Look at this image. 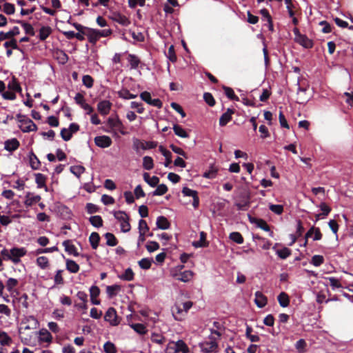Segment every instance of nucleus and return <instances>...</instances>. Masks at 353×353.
Segmentation results:
<instances>
[{"label": "nucleus", "instance_id": "dca6fc26", "mask_svg": "<svg viewBox=\"0 0 353 353\" xmlns=\"http://www.w3.org/2000/svg\"><path fill=\"white\" fill-rule=\"evenodd\" d=\"M234 112V109L228 108L227 111L219 119V125L221 127L225 126L232 120V115Z\"/></svg>", "mask_w": 353, "mask_h": 353}, {"label": "nucleus", "instance_id": "680f3d73", "mask_svg": "<svg viewBox=\"0 0 353 353\" xmlns=\"http://www.w3.org/2000/svg\"><path fill=\"white\" fill-rule=\"evenodd\" d=\"M135 332L140 334H144L147 332L145 326L142 323H134L131 325Z\"/></svg>", "mask_w": 353, "mask_h": 353}, {"label": "nucleus", "instance_id": "58836bf2", "mask_svg": "<svg viewBox=\"0 0 353 353\" xmlns=\"http://www.w3.org/2000/svg\"><path fill=\"white\" fill-rule=\"evenodd\" d=\"M127 59L130 64L131 68L132 69L137 68L141 63L139 58L135 54H129Z\"/></svg>", "mask_w": 353, "mask_h": 353}, {"label": "nucleus", "instance_id": "aec40b11", "mask_svg": "<svg viewBox=\"0 0 353 353\" xmlns=\"http://www.w3.org/2000/svg\"><path fill=\"white\" fill-rule=\"evenodd\" d=\"M90 301L93 305H99L101 301L97 298L100 294V289L96 285H92L90 288Z\"/></svg>", "mask_w": 353, "mask_h": 353}, {"label": "nucleus", "instance_id": "473e14b6", "mask_svg": "<svg viewBox=\"0 0 353 353\" xmlns=\"http://www.w3.org/2000/svg\"><path fill=\"white\" fill-rule=\"evenodd\" d=\"M35 175V181L39 188H45L47 191V186L46 185V176L41 173H37Z\"/></svg>", "mask_w": 353, "mask_h": 353}, {"label": "nucleus", "instance_id": "774afa93", "mask_svg": "<svg viewBox=\"0 0 353 353\" xmlns=\"http://www.w3.org/2000/svg\"><path fill=\"white\" fill-rule=\"evenodd\" d=\"M269 209L278 215L281 214L283 212V206L282 205L270 204Z\"/></svg>", "mask_w": 353, "mask_h": 353}, {"label": "nucleus", "instance_id": "f3484780", "mask_svg": "<svg viewBox=\"0 0 353 353\" xmlns=\"http://www.w3.org/2000/svg\"><path fill=\"white\" fill-rule=\"evenodd\" d=\"M254 303L259 308L264 307L268 303V298L260 291H256L254 294Z\"/></svg>", "mask_w": 353, "mask_h": 353}, {"label": "nucleus", "instance_id": "2eb2a0df", "mask_svg": "<svg viewBox=\"0 0 353 353\" xmlns=\"http://www.w3.org/2000/svg\"><path fill=\"white\" fill-rule=\"evenodd\" d=\"M112 107V103L108 100H103L97 105V110L102 115H107L109 114Z\"/></svg>", "mask_w": 353, "mask_h": 353}, {"label": "nucleus", "instance_id": "4468645a", "mask_svg": "<svg viewBox=\"0 0 353 353\" xmlns=\"http://www.w3.org/2000/svg\"><path fill=\"white\" fill-rule=\"evenodd\" d=\"M108 123L110 127L117 129L121 134L125 135L127 134V132L124 130L125 127L119 119L117 118L114 119L112 118H109L108 120Z\"/></svg>", "mask_w": 353, "mask_h": 353}, {"label": "nucleus", "instance_id": "f704fd0d", "mask_svg": "<svg viewBox=\"0 0 353 353\" xmlns=\"http://www.w3.org/2000/svg\"><path fill=\"white\" fill-rule=\"evenodd\" d=\"M66 269L71 273H77L79 270V265L72 259L66 260Z\"/></svg>", "mask_w": 353, "mask_h": 353}, {"label": "nucleus", "instance_id": "9b49d317", "mask_svg": "<svg viewBox=\"0 0 353 353\" xmlns=\"http://www.w3.org/2000/svg\"><path fill=\"white\" fill-rule=\"evenodd\" d=\"M94 143L98 147L105 148L112 145V141L110 137L102 135L96 137L94 138Z\"/></svg>", "mask_w": 353, "mask_h": 353}, {"label": "nucleus", "instance_id": "69168bd1", "mask_svg": "<svg viewBox=\"0 0 353 353\" xmlns=\"http://www.w3.org/2000/svg\"><path fill=\"white\" fill-rule=\"evenodd\" d=\"M104 352L105 353H116L117 349L114 343L110 341L106 342L103 345Z\"/></svg>", "mask_w": 353, "mask_h": 353}, {"label": "nucleus", "instance_id": "bb28decb", "mask_svg": "<svg viewBox=\"0 0 353 353\" xmlns=\"http://www.w3.org/2000/svg\"><path fill=\"white\" fill-rule=\"evenodd\" d=\"M8 88L10 90L21 93L22 88L15 77H12V80L8 83Z\"/></svg>", "mask_w": 353, "mask_h": 353}, {"label": "nucleus", "instance_id": "b1692460", "mask_svg": "<svg viewBox=\"0 0 353 353\" xmlns=\"http://www.w3.org/2000/svg\"><path fill=\"white\" fill-rule=\"evenodd\" d=\"M20 34V30L19 27L14 26L11 30L4 32H0V35L3 38V40L12 39L14 37L17 36Z\"/></svg>", "mask_w": 353, "mask_h": 353}, {"label": "nucleus", "instance_id": "ea45409f", "mask_svg": "<svg viewBox=\"0 0 353 353\" xmlns=\"http://www.w3.org/2000/svg\"><path fill=\"white\" fill-rule=\"evenodd\" d=\"M30 166L33 170H38L41 165V162L39 160L37 155L33 152H30Z\"/></svg>", "mask_w": 353, "mask_h": 353}, {"label": "nucleus", "instance_id": "603ef678", "mask_svg": "<svg viewBox=\"0 0 353 353\" xmlns=\"http://www.w3.org/2000/svg\"><path fill=\"white\" fill-rule=\"evenodd\" d=\"M121 279L128 281H131L134 279V274L130 268L125 270L124 274L119 276Z\"/></svg>", "mask_w": 353, "mask_h": 353}, {"label": "nucleus", "instance_id": "6ab92c4d", "mask_svg": "<svg viewBox=\"0 0 353 353\" xmlns=\"http://www.w3.org/2000/svg\"><path fill=\"white\" fill-rule=\"evenodd\" d=\"M92 44H95L100 39L98 34V30L89 28L85 32V34Z\"/></svg>", "mask_w": 353, "mask_h": 353}, {"label": "nucleus", "instance_id": "72a5a7b5", "mask_svg": "<svg viewBox=\"0 0 353 353\" xmlns=\"http://www.w3.org/2000/svg\"><path fill=\"white\" fill-rule=\"evenodd\" d=\"M206 233L204 232H200V239L198 241L193 243V245L195 248H205L208 245V243L206 241Z\"/></svg>", "mask_w": 353, "mask_h": 353}, {"label": "nucleus", "instance_id": "f03ea898", "mask_svg": "<svg viewBox=\"0 0 353 353\" xmlns=\"http://www.w3.org/2000/svg\"><path fill=\"white\" fill-rule=\"evenodd\" d=\"M165 351L166 353H190L189 347L183 340L169 342Z\"/></svg>", "mask_w": 353, "mask_h": 353}, {"label": "nucleus", "instance_id": "a878e982", "mask_svg": "<svg viewBox=\"0 0 353 353\" xmlns=\"http://www.w3.org/2000/svg\"><path fill=\"white\" fill-rule=\"evenodd\" d=\"M157 227L161 230H167L170 227V223L168 219L163 216H160L157 219Z\"/></svg>", "mask_w": 353, "mask_h": 353}, {"label": "nucleus", "instance_id": "a19ab883", "mask_svg": "<svg viewBox=\"0 0 353 353\" xmlns=\"http://www.w3.org/2000/svg\"><path fill=\"white\" fill-rule=\"evenodd\" d=\"M118 96L123 99H135L137 95L130 93L127 88H122L118 92Z\"/></svg>", "mask_w": 353, "mask_h": 353}, {"label": "nucleus", "instance_id": "3c124183", "mask_svg": "<svg viewBox=\"0 0 353 353\" xmlns=\"http://www.w3.org/2000/svg\"><path fill=\"white\" fill-rule=\"evenodd\" d=\"M157 189L152 192V196H162L165 194L168 190V188L165 184H160L157 185Z\"/></svg>", "mask_w": 353, "mask_h": 353}, {"label": "nucleus", "instance_id": "1a4fd4ad", "mask_svg": "<svg viewBox=\"0 0 353 353\" xmlns=\"http://www.w3.org/2000/svg\"><path fill=\"white\" fill-rule=\"evenodd\" d=\"M77 297L81 301V303H75L74 307L79 310H84V312L88 309V294L83 291H79L77 293Z\"/></svg>", "mask_w": 353, "mask_h": 353}, {"label": "nucleus", "instance_id": "5701e85b", "mask_svg": "<svg viewBox=\"0 0 353 353\" xmlns=\"http://www.w3.org/2000/svg\"><path fill=\"white\" fill-rule=\"evenodd\" d=\"M41 199L39 195H34L32 193L28 192L26 196L25 205L26 206H32V205L38 203Z\"/></svg>", "mask_w": 353, "mask_h": 353}, {"label": "nucleus", "instance_id": "8fccbe9b", "mask_svg": "<svg viewBox=\"0 0 353 353\" xmlns=\"http://www.w3.org/2000/svg\"><path fill=\"white\" fill-rule=\"evenodd\" d=\"M40 341L43 342L50 343L52 340V334L47 330H41L39 332Z\"/></svg>", "mask_w": 353, "mask_h": 353}, {"label": "nucleus", "instance_id": "4d7b16f0", "mask_svg": "<svg viewBox=\"0 0 353 353\" xmlns=\"http://www.w3.org/2000/svg\"><path fill=\"white\" fill-rule=\"evenodd\" d=\"M12 342V339L5 332L0 331V344L1 345H9Z\"/></svg>", "mask_w": 353, "mask_h": 353}, {"label": "nucleus", "instance_id": "6e6552de", "mask_svg": "<svg viewBox=\"0 0 353 353\" xmlns=\"http://www.w3.org/2000/svg\"><path fill=\"white\" fill-rule=\"evenodd\" d=\"M182 194L185 196H191L193 199L192 205L196 209L199 205V197L198 192L196 190L190 189L188 187H184L182 189Z\"/></svg>", "mask_w": 353, "mask_h": 353}, {"label": "nucleus", "instance_id": "9d476101", "mask_svg": "<svg viewBox=\"0 0 353 353\" xmlns=\"http://www.w3.org/2000/svg\"><path fill=\"white\" fill-rule=\"evenodd\" d=\"M19 128L23 132H35L37 130V125L29 118L21 122Z\"/></svg>", "mask_w": 353, "mask_h": 353}, {"label": "nucleus", "instance_id": "13d9d810", "mask_svg": "<svg viewBox=\"0 0 353 353\" xmlns=\"http://www.w3.org/2000/svg\"><path fill=\"white\" fill-rule=\"evenodd\" d=\"M70 172L78 178L80 177L81 174H83L85 169L82 165H73L70 167Z\"/></svg>", "mask_w": 353, "mask_h": 353}, {"label": "nucleus", "instance_id": "ddd939ff", "mask_svg": "<svg viewBox=\"0 0 353 353\" xmlns=\"http://www.w3.org/2000/svg\"><path fill=\"white\" fill-rule=\"evenodd\" d=\"M172 313L174 318L177 321H182L186 314L181 305L178 303H176L172 307Z\"/></svg>", "mask_w": 353, "mask_h": 353}, {"label": "nucleus", "instance_id": "37998d69", "mask_svg": "<svg viewBox=\"0 0 353 353\" xmlns=\"http://www.w3.org/2000/svg\"><path fill=\"white\" fill-rule=\"evenodd\" d=\"M104 236L106 239V244L108 246H115L118 244V240L112 233L107 232Z\"/></svg>", "mask_w": 353, "mask_h": 353}, {"label": "nucleus", "instance_id": "7c9ffc66", "mask_svg": "<svg viewBox=\"0 0 353 353\" xmlns=\"http://www.w3.org/2000/svg\"><path fill=\"white\" fill-rule=\"evenodd\" d=\"M52 33L50 26H42L39 30V38L41 41H45Z\"/></svg>", "mask_w": 353, "mask_h": 353}, {"label": "nucleus", "instance_id": "c85d7f7f", "mask_svg": "<svg viewBox=\"0 0 353 353\" xmlns=\"http://www.w3.org/2000/svg\"><path fill=\"white\" fill-rule=\"evenodd\" d=\"M279 305L283 307H286L290 304V297L287 293L282 292L277 296Z\"/></svg>", "mask_w": 353, "mask_h": 353}, {"label": "nucleus", "instance_id": "39448f33", "mask_svg": "<svg viewBox=\"0 0 353 353\" xmlns=\"http://www.w3.org/2000/svg\"><path fill=\"white\" fill-rule=\"evenodd\" d=\"M104 319L109 322L112 325H117L120 323V320L117 314V311L112 307L108 309L105 314Z\"/></svg>", "mask_w": 353, "mask_h": 353}, {"label": "nucleus", "instance_id": "6e6d98bb", "mask_svg": "<svg viewBox=\"0 0 353 353\" xmlns=\"http://www.w3.org/2000/svg\"><path fill=\"white\" fill-rule=\"evenodd\" d=\"M292 254L291 250H290L288 248H283L281 250H276V254L279 256V258L282 259H285L288 257H289Z\"/></svg>", "mask_w": 353, "mask_h": 353}, {"label": "nucleus", "instance_id": "e2e57ef3", "mask_svg": "<svg viewBox=\"0 0 353 353\" xmlns=\"http://www.w3.org/2000/svg\"><path fill=\"white\" fill-rule=\"evenodd\" d=\"M324 263V258L321 255H314L312 257L311 263L316 266L319 267Z\"/></svg>", "mask_w": 353, "mask_h": 353}, {"label": "nucleus", "instance_id": "09e8293b", "mask_svg": "<svg viewBox=\"0 0 353 353\" xmlns=\"http://www.w3.org/2000/svg\"><path fill=\"white\" fill-rule=\"evenodd\" d=\"M121 290V287L119 285H108L106 288V292L110 298H112L116 296L117 292Z\"/></svg>", "mask_w": 353, "mask_h": 353}, {"label": "nucleus", "instance_id": "7ed1b4c3", "mask_svg": "<svg viewBox=\"0 0 353 353\" xmlns=\"http://www.w3.org/2000/svg\"><path fill=\"white\" fill-rule=\"evenodd\" d=\"M114 216L121 223V229L123 232H128L130 230V217L125 212H114Z\"/></svg>", "mask_w": 353, "mask_h": 353}, {"label": "nucleus", "instance_id": "864d4df0", "mask_svg": "<svg viewBox=\"0 0 353 353\" xmlns=\"http://www.w3.org/2000/svg\"><path fill=\"white\" fill-rule=\"evenodd\" d=\"M230 239L232 241H234V242H235V243H236L238 244L243 243V241H244L243 237L241 235V234L240 232H233L230 233Z\"/></svg>", "mask_w": 353, "mask_h": 353}, {"label": "nucleus", "instance_id": "4be33fe9", "mask_svg": "<svg viewBox=\"0 0 353 353\" xmlns=\"http://www.w3.org/2000/svg\"><path fill=\"white\" fill-rule=\"evenodd\" d=\"M173 276L176 277L177 280L186 283L192 279L193 272L190 270H185L183 272H180L179 274H174Z\"/></svg>", "mask_w": 353, "mask_h": 353}, {"label": "nucleus", "instance_id": "2f4dec72", "mask_svg": "<svg viewBox=\"0 0 353 353\" xmlns=\"http://www.w3.org/2000/svg\"><path fill=\"white\" fill-rule=\"evenodd\" d=\"M89 241L92 248L94 250L97 249L99 246V243L100 241L99 234L96 232H92L89 237Z\"/></svg>", "mask_w": 353, "mask_h": 353}, {"label": "nucleus", "instance_id": "f8f14e48", "mask_svg": "<svg viewBox=\"0 0 353 353\" xmlns=\"http://www.w3.org/2000/svg\"><path fill=\"white\" fill-rule=\"evenodd\" d=\"M294 41L307 49H310L314 46L312 40L309 39L305 34L299 35L297 38H294Z\"/></svg>", "mask_w": 353, "mask_h": 353}, {"label": "nucleus", "instance_id": "0e129e2a", "mask_svg": "<svg viewBox=\"0 0 353 353\" xmlns=\"http://www.w3.org/2000/svg\"><path fill=\"white\" fill-rule=\"evenodd\" d=\"M151 341L157 344H163L165 341V338L161 334L153 333Z\"/></svg>", "mask_w": 353, "mask_h": 353}, {"label": "nucleus", "instance_id": "5fc2aeb1", "mask_svg": "<svg viewBox=\"0 0 353 353\" xmlns=\"http://www.w3.org/2000/svg\"><path fill=\"white\" fill-rule=\"evenodd\" d=\"M37 264L41 269L44 270L49 266V260L46 256H39L37 259Z\"/></svg>", "mask_w": 353, "mask_h": 353}, {"label": "nucleus", "instance_id": "bf43d9fd", "mask_svg": "<svg viewBox=\"0 0 353 353\" xmlns=\"http://www.w3.org/2000/svg\"><path fill=\"white\" fill-rule=\"evenodd\" d=\"M203 99L205 102L210 107H213L216 103L214 97L210 92H205L203 94Z\"/></svg>", "mask_w": 353, "mask_h": 353}, {"label": "nucleus", "instance_id": "79ce46f5", "mask_svg": "<svg viewBox=\"0 0 353 353\" xmlns=\"http://www.w3.org/2000/svg\"><path fill=\"white\" fill-rule=\"evenodd\" d=\"M91 225L95 228H100L103 226V221L101 216L95 215L92 216L89 219Z\"/></svg>", "mask_w": 353, "mask_h": 353}, {"label": "nucleus", "instance_id": "393cba45", "mask_svg": "<svg viewBox=\"0 0 353 353\" xmlns=\"http://www.w3.org/2000/svg\"><path fill=\"white\" fill-rule=\"evenodd\" d=\"M143 177L144 181L151 187H156L159 183V177L156 176L150 177V174L148 172H144L143 174Z\"/></svg>", "mask_w": 353, "mask_h": 353}, {"label": "nucleus", "instance_id": "412c9836", "mask_svg": "<svg viewBox=\"0 0 353 353\" xmlns=\"http://www.w3.org/2000/svg\"><path fill=\"white\" fill-rule=\"evenodd\" d=\"M19 145L20 143L16 138L8 139L5 142V149L10 152L17 150Z\"/></svg>", "mask_w": 353, "mask_h": 353}, {"label": "nucleus", "instance_id": "0eeeda50", "mask_svg": "<svg viewBox=\"0 0 353 353\" xmlns=\"http://www.w3.org/2000/svg\"><path fill=\"white\" fill-rule=\"evenodd\" d=\"M27 250L25 248L14 247L10 250L11 261L17 264L20 261V258L26 254Z\"/></svg>", "mask_w": 353, "mask_h": 353}, {"label": "nucleus", "instance_id": "c9c22d12", "mask_svg": "<svg viewBox=\"0 0 353 353\" xmlns=\"http://www.w3.org/2000/svg\"><path fill=\"white\" fill-rule=\"evenodd\" d=\"M113 19L114 21L123 26H128L130 24V19L125 15L121 14H117V15H115Z\"/></svg>", "mask_w": 353, "mask_h": 353}, {"label": "nucleus", "instance_id": "de8ad7c7", "mask_svg": "<svg viewBox=\"0 0 353 353\" xmlns=\"http://www.w3.org/2000/svg\"><path fill=\"white\" fill-rule=\"evenodd\" d=\"M217 172L218 169L216 167L212 165L208 170L203 173V176L206 179H212L216 177Z\"/></svg>", "mask_w": 353, "mask_h": 353}, {"label": "nucleus", "instance_id": "c756f323", "mask_svg": "<svg viewBox=\"0 0 353 353\" xmlns=\"http://www.w3.org/2000/svg\"><path fill=\"white\" fill-rule=\"evenodd\" d=\"M159 150L165 158V166L168 167L172 163V153L162 145L159 146Z\"/></svg>", "mask_w": 353, "mask_h": 353}, {"label": "nucleus", "instance_id": "49530a36", "mask_svg": "<svg viewBox=\"0 0 353 353\" xmlns=\"http://www.w3.org/2000/svg\"><path fill=\"white\" fill-rule=\"evenodd\" d=\"M132 148L137 152H139L140 149L146 150L145 141H143L137 138L133 139Z\"/></svg>", "mask_w": 353, "mask_h": 353}, {"label": "nucleus", "instance_id": "423d86ee", "mask_svg": "<svg viewBox=\"0 0 353 353\" xmlns=\"http://www.w3.org/2000/svg\"><path fill=\"white\" fill-rule=\"evenodd\" d=\"M38 324L37 320L33 316L26 317L22 321V325H24V326L19 328V334L21 335L23 334L22 330H26L37 328Z\"/></svg>", "mask_w": 353, "mask_h": 353}, {"label": "nucleus", "instance_id": "e433bc0d", "mask_svg": "<svg viewBox=\"0 0 353 353\" xmlns=\"http://www.w3.org/2000/svg\"><path fill=\"white\" fill-rule=\"evenodd\" d=\"M16 22L21 25V26L23 28V29L25 30V32L27 34H29L30 36L34 35V34H35L34 30L30 23H28L27 22L21 21V20L16 21Z\"/></svg>", "mask_w": 353, "mask_h": 353}, {"label": "nucleus", "instance_id": "4c0bfd02", "mask_svg": "<svg viewBox=\"0 0 353 353\" xmlns=\"http://www.w3.org/2000/svg\"><path fill=\"white\" fill-rule=\"evenodd\" d=\"M222 88L224 90L225 94L228 99L236 101H239V97L235 94L232 88L225 85H223Z\"/></svg>", "mask_w": 353, "mask_h": 353}, {"label": "nucleus", "instance_id": "20e7f679", "mask_svg": "<svg viewBox=\"0 0 353 353\" xmlns=\"http://www.w3.org/2000/svg\"><path fill=\"white\" fill-rule=\"evenodd\" d=\"M201 351L204 353H216L219 351L218 343L215 341H206L199 343Z\"/></svg>", "mask_w": 353, "mask_h": 353}, {"label": "nucleus", "instance_id": "cd10ccee", "mask_svg": "<svg viewBox=\"0 0 353 353\" xmlns=\"http://www.w3.org/2000/svg\"><path fill=\"white\" fill-rule=\"evenodd\" d=\"M63 245L65 247V250L67 252L70 254H73L75 256H79V253L77 252V248L74 245L72 244L70 240H65L63 242Z\"/></svg>", "mask_w": 353, "mask_h": 353}, {"label": "nucleus", "instance_id": "338daca9", "mask_svg": "<svg viewBox=\"0 0 353 353\" xmlns=\"http://www.w3.org/2000/svg\"><path fill=\"white\" fill-rule=\"evenodd\" d=\"M18 281L14 278H10L7 282L6 287L8 292H12V290L18 285Z\"/></svg>", "mask_w": 353, "mask_h": 353}, {"label": "nucleus", "instance_id": "f257e3e1", "mask_svg": "<svg viewBox=\"0 0 353 353\" xmlns=\"http://www.w3.org/2000/svg\"><path fill=\"white\" fill-rule=\"evenodd\" d=\"M251 193L250 191L247 189H242L236 196V201L235 205L239 210L245 211L250 206Z\"/></svg>", "mask_w": 353, "mask_h": 353}, {"label": "nucleus", "instance_id": "052dcab7", "mask_svg": "<svg viewBox=\"0 0 353 353\" xmlns=\"http://www.w3.org/2000/svg\"><path fill=\"white\" fill-rule=\"evenodd\" d=\"M82 81L83 84L88 88H91L93 86L94 79L90 75H83Z\"/></svg>", "mask_w": 353, "mask_h": 353}, {"label": "nucleus", "instance_id": "c03bdc74", "mask_svg": "<svg viewBox=\"0 0 353 353\" xmlns=\"http://www.w3.org/2000/svg\"><path fill=\"white\" fill-rule=\"evenodd\" d=\"M173 130L176 135L181 138H188L189 137V134L187 133V132L178 124L174 125Z\"/></svg>", "mask_w": 353, "mask_h": 353}, {"label": "nucleus", "instance_id": "a18cd8bd", "mask_svg": "<svg viewBox=\"0 0 353 353\" xmlns=\"http://www.w3.org/2000/svg\"><path fill=\"white\" fill-rule=\"evenodd\" d=\"M143 167L146 170H151L154 168V161L152 157L145 156L143 158Z\"/></svg>", "mask_w": 353, "mask_h": 353}, {"label": "nucleus", "instance_id": "a211bd4d", "mask_svg": "<svg viewBox=\"0 0 353 353\" xmlns=\"http://www.w3.org/2000/svg\"><path fill=\"white\" fill-rule=\"evenodd\" d=\"M249 221L252 223H255L257 227L260 228L261 229L263 230L264 231L269 232L270 231V226L267 223V222L262 219H258L252 217L250 215H248Z\"/></svg>", "mask_w": 353, "mask_h": 353}]
</instances>
